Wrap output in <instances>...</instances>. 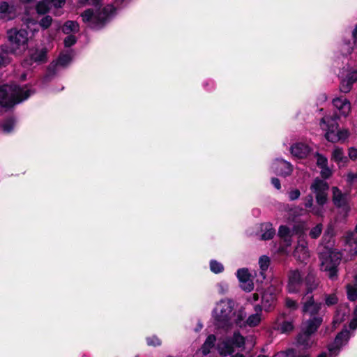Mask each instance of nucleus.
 I'll return each instance as SVG.
<instances>
[{"instance_id":"nucleus-34","label":"nucleus","mask_w":357,"mask_h":357,"mask_svg":"<svg viewBox=\"0 0 357 357\" xmlns=\"http://www.w3.org/2000/svg\"><path fill=\"white\" fill-rule=\"evenodd\" d=\"M72 58L71 51L61 53L56 62V66L65 67L71 61Z\"/></svg>"},{"instance_id":"nucleus-8","label":"nucleus","mask_w":357,"mask_h":357,"mask_svg":"<svg viewBox=\"0 0 357 357\" xmlns=\"http://www.w3.org/2000/svg\"><path fill=\"white\" fill-rule=\"evenodd\" d=\"M341 82L340 89L343 93H348L351 91L354 83L357 82V66L348 65L344 67L340 73Z\"/></svg>"},{"instance_id":"nucleus-55","label":"nucleus","mask_w":357,"mask_h":357,"mask_svg":"<svg viewBox=\"0 0 357 357\" xmlns=\"http://www.w3.org/2000/svg\"><path fill=\"white\" fill-rule=\"evenodd\" d=\"M348 155L351 160H356L357 159V149L354 147L349 148V151H348Z\"/></svg>"},{"instance_id":"nucleus-22","label":"nucleus","mask_w":357,"mask_h":357,"mask_svg":"<svg viewBox=\"0 0 357 357\" xmlns=\"http://www.w3.org/2000/svg\"><path fill=\"white\" fill-rule=\"evenodd\" d=\"M301 231L299 227L294 226L292 229L287 226H280L278 230L279 236L282 238L286 243V245L290 246L291 244V237L294 234H298Z\"/></svg>"},{"instance_id":"nucleus-61","label":"nucleus","mask_w":357,"mask_h":357,"mask_svg":"<svg viewBox=\"0 0 357 357\" xmlns=\"http://www.w3.org/2000/svg\"><path fill=\"white\" fill-rule=\"evenodd\" d=\"M253 296H254V299H255V301H257V300L258 299V296H257V294H255L253 295Z\"/></svg>"},{"instance_id":"nucleus-40","label":"nucleus","mask_w":357,"mask_h":357,"mask_svg":"<svg viewBox=\"0 0 357 357\" xmlns=\"http://www.w3.org/2000/svg\"><path fill=\"white\" fill-rule=\"evenodd\" d=\"M52 23V18L50 15L43 17L39 22V25L43 29H47Z\"/></svg>"},{"instance_id":"nucleus-31","label":"nucleus","mask_w":357,"mask_h":357,"mask_svg":"<svg viewBox=\"0 0 357 357\" xmlns=\"http://www.w3.org/2000/svg\"><path fill=\"white\" fill-rule=\"evenodd\" d=\"M261 239L268 240L273 237L275 234V229L271 223L266 222L261 225Z\"/></svg>"},{"instance_id":"nucleus-15","label":"nucleus","mask_w":357,"mask_h":357,"mask_svg":"<svg viewBox=\"0 0 357 357\" xmlns=\"http://www.w3.org/2000/svg\"><path fill=\"white\" fill-rule=\"evenodd\" d=\"M271 168L274 173L282 176H287L293 171L292 165L283 159L275 160L272 162Z\"/></svg>"},{"instance_id":"nucleus-48","label":"nucleus","mask_w":357,"mask_h":357,"mask_svg":"<svg viewBox=\"0 0 357 357\" xmlns=\"http://www.w3.org/2000/svg\"><path fill=\"white\" fill-rule=\"evenodd\" d=\"M321 176L324 178H328L332 175V170L328 167V165L321 167Z\"/></svg>"},{"instance_id":"nucleus-33","label":"nucleus","mask_w":357,"mask_h":357,"mask_svg":"<svg viewBox=\"0 0 357 357\" xmlns=\"http://www.w3.org/2000/svg\"><path fill=\"white\" fill-rule=\"evenodd\" d=\"M215 340L216 337L214 335L208 336L201 349L203 355L206 356L209 354L211 349L214 347Z\"/></svg>"},{"instance_id":"nucleus-53","label":"nucleus","mask_w":357,"mask_h":357,"mask_svg":"<svg viewBox=\"0 0 357 357\" xmlns=\"http://www.w3.org/2000/svg\"><path fill=\"white\" fill-rule=\"evenodd\" d=\"M10 62L11 59L10 57L0 54V68L8 65Z\"/></svg>"},{"instance_id":"nucleus-29","label":"nucleus","mask_w":357,"mask_h":357,"mask_svg":"<svg viewBox=\"0 0 357 357\" xmlns=\"http://www.w3.org/2000/svg\"><path fill=\"white\" fill-rule=\"evenodd\" d=\"M347 296L350 301H356L357 299V275L355 278V284H348L347 287ZM355 316L357 317V305L354 311Z\"/></svg>"},{"instance_id":"nucleus-18","label":"nucleus","mask_w":357,"mask_h":357,"mask_svg":"<svg viewBox=\"0 0 357 357\" xmlns=\"http://www.w3.org/2000/svg\"><path fill=\"white\" fill-rule=\"evenodd\" d=\"M293 256L297 261L307 263L310 258V252L307 248V243L304 239L298 240V245L293 252Z\"/></svg>"},{"instance_id":"nucleus-45","label":"nucleus","mask_w":357,"mask_h":357,"mask_svg":"<svg viewBox=\"0 0 357 357\" xmlns=\"http://www.w3.org/2000/svg\"><path fill=\"white\" fill-rule=\"evenodd\" d=\"M148 345L156 347L161 344V341L156 336L149 337L146 338Z\"/></svg>"},{"instance_id":"nucleus-24","label":"nucleus","mask_w":357,"mask_h":357,"mask_svg":"<svg viewBox=\"0 0 357 357\" xmlns=\"http://www.w3.org/2000/svg\"><path fill=\"white\" fill-rule=\"evenodd\" d=\"M323 322V318L321 316H315L310 319L303 325V331L310 335L314 333Z\"/></svg>"},{"instance_id":"nucleus-1","label":"nucleus","mask_w":357,"mask_h":357,"mask_svg":"<svg viewBox=\"0 0 357 357\" xmlns=\"http://www.w3.org/2000/svg\"><path fill=\"white\" fill-rule=\"evenodd\" d=\"M33 93L30 89L15 84L0 86V105L10 107L27 99Z\"/></svg>"},{"instance_id":"nucleus-49","label":"nucleus","mask_w":357,"mask_h":357,"mask_svg":"<svg viewBox=\"0 0 357 357\" xmlns=\"http://www.w3.org/2000/svg\"><path fill=\"white\" fill-rule=\"evenodd\" d=\"M282 333L291 331L293 329V324L290 321H284L280 326Z\"/></svg>"},{"instance_id":"nucleus-3","label":"nucleus","mask_w":357,"mask_h":357,"mask_svg":"<svg viewBox=\"0 0 357 357\" xmlns=\"http://www.w3.org/2000/svg\"><path fill=\"white\" fill-rule=\"evenodd\" d=\"M9 46L6 50L8 54L21 56L28 48V32L26 29H11L7 31Z\"/></svg>"},{"instance_id":"nucleus-13","label":"nucleus","mask_w":357,"mask_h":357,"mask_svg":"<svg viewBox=\"0 0 357 357\" xmlns=\"http://www.w3.org/2000/svg\"><path fill=\"white\" fill-rule=\"evenodd\" d=\"M236 277L242 289L248 292L253 290V275L248 268H243L238 269L236 272Z\"/></svg>"},{"instance_id":"nucleus-27","label":"nucleus","mask_w":357,"mask_h":357,"mask_svg":"<svg viewBox=\"0 0 357 357\" xmlns=\"http://www.w3.org/2000/svg\"><path fill=\"white\" fill-rule=\"evenodd\" d=\"M314 344V340L310 334L302 331L297 338V344L298 347H301L303 349H308L311 347Z\"/></svg>"},{"instance_id":"nucleus-59","label":"nucleus","mask_w":357,"mask_h":357,"mask_svg":"<svg viewBox=\"0 0 357 357\" xmlns=\"http://www.w3.org/2000/svg\"><path fill=\"white\" fill-rule=\"evenodd\" d=\"M231 357H244V356L241 354H236L235 355L231 356Z\"/></svg>"},{"instance_id":"nucleus-57","label":"nucleus","mask_w":357,"mask_h":357,"mask_svg":"<svg viewBox=\"0 0 357 357\" xmlns=\"http://www.w3.org/2000/svg\"><path fill=\"white\" fill-rule=\"evenodd\" d=\"M349 327L354 330L357 327V317L355 316V317L351 321L349 324Z\"/></svg>"},{"instance_id":"nucleus-35","label":"nucleus","mask_w":357,"mask_h":357,"mask_svg":"<svg viewBox=\"0 0 357 357\" xmlns=\"http://www.w3.org/2000/svg\"><path fill=\"white\" fill-rule=\"evenodd\" d=\"M259 264L261 269V277L265 279L264 271H267L270 266V258L266 255L261 256L259 260Z\"/></svg>"},{"instance_id":"nucleus-4","label":"nucleus","mask_w":357,"mask_h":357,"mask_svg":"<svg viewBox=\"0 0 357 357\" xmlns=\"http://www.w3.org/2000/svg\"><path fill=\"white\" fill-rule=\"evenodd\" d=\"M306 292L302 298V312L304 314H308L314 316L318 314L323 304L315 302L311 293L318 287V282L314 275H310L306 278Z\"/></svg>"},{"instance_id":"nucleus-51","label":"nucleus","mask_w":357,"mask_h":357,"mask_svg":"<svg viewBox=\"0 0 357 357\" xmlns=\"http://www.w3.org/2000/svg\"><path fill=\"white\" fill-rule=\"evenodd\" d=\"M289 198L290 200H296L299 198L301 192L298 189H294L289 192Z\"/></svg>"},{"instance_id":"nucleus-42","label":"nucleus","mask_w":357,"mask_h":357,"mask_svg":"<svg viewBox=\"0 0 357 357\" xmlns=\"http://www.w3.org/2000/svg\"><path fill=\"white\" fill-rule=\"evenodd\" d=\"M353 50L352 44L349 42H344L341 47V52L344 55H348L351 53Z\"/></svg>"},{"instance_id":"nucleus-56","label":"nucleus","mask_w":357,"mask_h":357,"mask_svg":"<svg viewBox=\"0 0 357 357\" xmlns=\"http://www.w3.org/2000/svg\"><path fill=\"white\" fill-rule=\"evenodd\" d=\"M271 183L276 189L280 190L281 188L280 181L278 178H272Z\"/></svg>"},{"instance_id":"nucleus-17","label":"nucleus","mask_w":357,"mask_h":357,"mask_svg":"<svg viewBox=\"0 0 357 357\" xmlns=\"http://www.w3.org/2000/svg\"><path fill=\"white\" fill-rule=\"evenodd\" d=\"M332 192L334 204L338 208H342L346 213H347L350 210V207L348 205V195L342 193L337 187L332 188Z\"/></svg>"},{"instance_id":"nucleus-54","label":"nucleus","mask_w":357,"mask_h":357,"mask_svg":"<svg viewBox=\"0 0 357 357\" xmlns=\"http://www.w3.org/2000/svg\"><path fill=\"white\" fill-rule=\"evenodd\" d=\"M305 206L312 208L313 207V197L311 195H307L305 199Z\"/></svg>"},{"instance_id":"nucleus-11","label":"nucleus","mask_w":357,"mask_h":357,"mask_svg":"<svg viewBox=\"0 0 357 357\" xmlns=\"http://www.w3.org/2000/svg\"><path fill=\"white\" fill-rule=\"evenodd\" d=\"M328 185L326 181L316 178L310 185V190L315 194L317 204L324 206L328 200L327 191Z\"/></svg>"},{"instance_id":"nucleus-44","label":"nucleus","mask_w":357,"mask_h":357,"mask_svg":"<svg viewBox=\"0 0 357 357\" xmlns=\"http://www.w3.org/2000/svg\"><path fill=\"white\" fill-rule=\"evenodd\" d=\"M344 315L345 313H341L340 309L337 310L333 319V325L335 326L336 324H340L344 320Z\"/></svg>"},{"instance_id":"nucleus-47","label":"nucleus","mask_w":357,"mask_h":357,"mask_svg":"<svg viewBox=\"0 0 357 357\" xmlns=\"http://www.w3.org/2000/svg\"><path fill=\"white\" fill-rule=\"evenodd\" d=\"M77 40L73 35H69L64 39V45L66 47H69L76 43Z\"/></svg>"},{"instance_id":"nucleus-9","label":"nucleus","mask_w":357,"mask_h":357,"mask_svg":"<svg viewBox=\"0 0 357 357\" xmlns=\"http://www.w3.org/2000/svg\"><path fill=\"white\" fill-rule=\"evenodd\" d=\"M310 275H312L308 274L304 278L301 271L298 269L290 270L288 273V283L287 286L288 292L291 294L298 293L304 285L306 287V278Z\"/></svg>"},{"instance_id":"nucleus-63","label":"nucleus","mask_w":357,"mask_h":357,"mask_svg":"<svg viewBox=\"0 0 357 357\" xmlns=\"http://www.w3.org/2000/svg\"><path fill=\"white\" fill-rule=\"evenodd\" d=\"M202 328V325L199 324V328Z\"/></svg>"},{"instance_id":"nucleus-23","label":"nucleus","mask_w":357,"mask_h":357,"mask_svg":"<svg viewBox=\"0 0 357 357\" xmlns=\"http://www.w3.org/2000/svg\"><path fill=\"white\" fill-rule=\"evenodd\" d=\"M333 103L341 116H347L349 114L351 111V104L347 99L337 98L333 99Z\"/></svg>"},{"instance_id":"nucleus-32","label":"nucleus","mask_w":357,"mask_h":357,"mask_svg":"<svg viewBox=\"0 0 357 357\" xmlns=\"http://www.w3.org/2000/svg\"><path fill=\"white\" fill-rule=\"evenodd\" d=\"M79 30V24L75 21L68 20L65 22L62 27V31L65 34H70V33H77Z\"/></svg>"},{"instance_id":"nucleus-36","label":"nucleus","mask_w":357,"mask_h":357,"mask_svg":"<svg viewBox=\"0 0 357 357\" xmlns=\"http://www.w3.org/2000/svg\"><path fill=\"white\" fill-rule=\"evenodd\" d=\"M324 304L328 307L337 303L338 298L335 294H328L324 295Z\"/></svg>"},{"instance_id":"nucleus-58","label":"nucleus","mask_w":357,"mask_h":357,"mask_svg":"<svg viewBox=\"0 0 357 357\" xmlns=\"http://www.w3.org/2000/svg\"><path fill=\"white\" fill-rule=\"evenodd\" d=\"M124 0H115V4L116 5V6H119L123 1Z\"/></svg>"},{"instance_id":"nucleus-5","label":"nucleus","mask_w":357,"mask_h":357,"mask_svg":"<svg viewBox=\"0 0 357 357\" xmlns=\"http://www.w3.org/2000/svg\"><path fill=\"white\" fill-rule=\"evenodd\" d=\"M116 13V8L112 5H108L102 10L94 13L92 10L88 9L82 14L84 22L89 23L93 29L102 27Z\"/></svg>"},{"instance_id":"nucleus-6","label":"nucleus","mask_w":357,"mask_h":357,"mask_svg":"<svg viewBox=\"0 0 357 357\" xmlns=\"http://www.w3.org/2000/svg\"><path fill=\"white\" fill-rule=\"evenodd\" d=\"M342 255L336 250H326L320 253L321 268L328 272V277L334 280L337 277V267L340 264Z\"/></svg>"},{"instance_id":"nucleus-60","label":"nucleus","mask_w":357,"mask_h":357,"mask_svg":"<svg viewBox=\"0 0 357 357\" xmlns=\"http://www.w3.org/2000/svg\"><path fill=\"white\" fill-rule=\"evenodd\" d=\"M318 357H327V356H326V354L325 353H322Z\"/></svg>"},{"instance_id":"nucleus-43","label":"nucleus","mask_w":357,"mask_h":357,"mask_svg":"<svg viewBox=\"0 0 357 357\" xmlns=\"http://www.w3.org/2000/svg\"><path fill=\"white\" fill-rule=\"evenodd\" d=\"M245 315L243 312H239L234 319L235 324L239 327H243L246 326L245 321L244 320Z\"/></svg>"},{"instance_id":"nucleus-26","label":"nucleus","mask_w":357,"mask_h":357,"mask_svg":"<svg viewBox=\"0 0 357 357\" xmlns=\"http://www.w3.org/2000/svg\"><path fill=\"white\" fill-rule=\"evenodd\" d=\"M255 313L250 315L248 319L245 320L246 326H249L250 327H255L259 324L262 319L261 314V307L259 305H257L255 306Z\"/></svg>"},{"instance_id":"nucleus-16","label":"nucleus","mask_w":357,"mask_h":357,"mask_svg":"<svg viewBox=\"0 0 357 357\" xmlns=\"http://www.w3.org/2000/svg\"><path fill=\"white\" fill-rule=\"evenodd\" d=\"M349 332L344 330L340 332L335 337L334 343L328 347L330 355L335 357L337 356L340 348L344 345L349 339Z\"/></svg>"},{"instance_id":"nucleus-25","label":"nucleus","mask_w":357,"mask_h":357,"mask_svg":"<svg viewBox=\"0 0 357 357\" xmlns=\"http://www.w3.org/2000/svg\"><path fill=\"white\" fill-rule=\"evenodd\" d=\"M344 251L348 252L350 257L357 255V237L354 233H350L346 238Z\"/></svg>"},{"instance_id":"nucleus-64","label":"nucleus","mask_w":357,"mask_h":357,"mask_svg":"<svg viewBox=\"0 0 357 357\" xmlns=\"http://www.w3.org/2000/svg\"><path fill=\"white\" fill-rule=\"evenodd\" d=\"M167 357H173V356H167Z\"/></svg>"},{"instance_id":"nucleus-30","label":"nucleus","mask_w":357,"mask_h":357,"mask_svg":"<svg viewBox=\"0 0 357 357\" xmlns=\"http://www.w3.org/2000/svg\"><path fill=\"white\" fill-rule=\"evenodd\" d=\"M258 357H268L264 355H259ZM273 357H308L307 355L301 354L296 349H288L285 351H280L276 354Z\"/></svg>"},{"instance_id":"nucleus-50","label":"nucleus","mask_w":357,"mask_h":357,"mask_svg":"<svg viewBox=\"0 0 357 357\" xmlns=\"http://www.w3.org/2000/svg\"><path fill=\"white\" fill-rule=\"evenodd\" d=\"M285 304L287 307L293 309V310H296L298 307L297 302L291 298H286Z\"/></svg>"},{"instance_id":"nucleus-10","label":"nucleus","mask_w":357,"mask_h":357,"mask_svg":"<svg viewBox=\"0 0 357 357\" xmlns=\"http://www.w3.org/2000/svg\"><path fill=\"white\" fill-rule=\"evenodd\" d=\"M245 344L244 337L239 333H234L231 339L222 341L218 345V349L220 355L227 356L234 352V347H243Z\"/></svg>"},{"instance_id":"nucleus-38","label":"nucleus","mask_w":357,"mask_h":357,"mask_svg":"<svg viewBox=\"0 0 357 357\" xmlns=\"http://www.w3.org/2000/svg\"><path fill=\"white\" fill-rule=\"evenodd\" d=\"M210 268L212 272L215 273H220L223 271L224 267L220 262L215 260H211L210 262Z\"/></svg>"},{"instance_id":"nucleus-19","label":"nucleus","mask_w":357,"mask_h":357,"mask_svg":"<svg viewBox=\"0 0 357 357\" xmlns=\"http://www.w3.org/2000/svg\"><path fill=\"white\" fill-rule=\"evenodd\" d=\"M291 155L298 159H304L312 152V148L303 142H296L290 148Z\"/></svg>"},{"instance_id":"nucleus-39","label":"nucleus","mask_w":357,"mask_h":357,"mask_svg":"<svg viewBox=\"0 0 357 357\" xmlns=\"http://www.w3.org/2000/svg\"><path fill=\"white\" fill-rule=\"evenodd\" d=\"M322 227H323L321 224H318L315 227L312 228V229L310 231V236L314 239L317 238L321 234Z\"/></svg>"},{"instance_id":"nucleus-7","label":"nucleus","mask_w":357,"mask_h":357,"mask_svg":"<svg viewBox=\"0 0 357 357\" xmlns=\"http://www.w3.org/2000/svg\"><path fill=\"white\" fill-rule=\"evenodd\" d=\"M234 304L232 301L229 299L221 300L217 303L213 310V317L215 325L219 328H224L229 325Z\"/></svg>"},{"instance_id":"nucleus-46","label":"nucleus","mask_w":357,"mask_h":357,"mask_svg":"<svg viewBox=\"0 0 357 357\" xmlns=\"http://www.w3.org/2000/svg\"><path fill=\"white\" fill-rule=\"evenodd\" d=\"M323 206H321L319 204L317 206H313V207L310 210V212L315 215L322 216L324 213Z\"/></svg>"},{"instance_id":"nucleus-62","label":"nucleus","mask_w":357,"mask_h":357,"mask_svg":"<svg viewBox=\"0 0 357 357\" xmlns=\"http://www.w3.org/2000/svg\"><path fill=\"white\" fill-rule=\"evenodd\" d=\"M355 231L357 233V224H356V226L355 227Z\"/></svg>"},{"instance_id":"nucleus-41","label":"nucleus","mask_w":357,"mask_h":357,"mask_svg":"<svg viewBox=\"0 0 357 357\" xmlns=\"http://www.w3.org/2000/svg\"><path fill=\"white\" fill-rule=\"evenodd\" d=\"M314 155L317 158V165L319 168L328 165V159L326 157L319 153H316Z\"/></svg>"},{"instance_id":"nucleus-20","label":"nucleus","mask_w":357,"mask_h":357,"mask_svg":"<svg viewBox=\"0 0 357 357\" xmlns=\"http://www.w3.org/2000/svg\"><path fill=\"white\" fill-rule=\"evenodd\" d=\"M16 16V9L13 4L6 1L0 2V20L8 21Z\"/></svg>"},{"instance_id":"nucleus-2","label":"nucleus","mask_w":357,"mask_h":357,"mask_svg":"<svg viewBox=\"0 0 357 357\" xmlns=\"http://www.w3.org/2000/svg\"><path fill=\"white\" fill-rule=\"evenodd\" d=\"M339 116L337 114L332 116L326 115L324 116L320 121V127L322 130L325 131V137L331 142L335 143L337 142H343L346 140L349 132L347 130H338V124L337 122Z\"/></svg>"},{"instance_id":"nucleus-28","label":"nucleus","mask_w":357,"mask_h":357,"mask_svg":"<svg viewBox=\"0 0 357 357\" xmlns=\"http://www.w3.org/2000/svg\"><path fill=\"white\" fill-rule=\"evenodd\" d=\"M332 160H334L339 167H344L348 162V159L344 155L343 149L339 147H335L333 151Z\"/></svg>"},{"instance_id":"nucleus-37","label":"nucleus","mask_w":357,"mask_h":357,"mask_svg":"<svg viewBox=\"0 0 357 357\" xmlns=\"http://www.w3.org/2000/svg\"><path fill=\"white\" fill-rule=\"evenodd\" d=\"M14 125H15L14 119L12 118L8 119L5 120L1 124L2 130L5 133H9L13 130V129L14 128Z\"/></svg>"},{"instance_id":"nucleus-12","label":"nucleus","mask_w":357,"mask_h":357,"mask_svg":"<svg viewBox=\"0 0 357 357\" xmlns=\"http://www.w3.org/2000/svg\"><path fill=\"white\" fill-rule=\"evenodd\" d=\"M47 61V50L45 48H36L29 51V56L22 62L25 68L31 67L33 63H43Z\"/></svg>"},{"instance_id":"nucleus-52","label":"nucleus","mask_w":357,"mask_h":357,"mask_svg":"<svg viewBox=\"0 0 357 357\" xmlns=\"http://www.w3.org/2000/svg\"><path fill=\"white\" fill-rule=\"evenodd\" d=\"M347 181L351 184L357 183V172L356 173H348L347 175Z\"/></svg>"},{"instance_id":"nucleus-21","label":"nucleus","mask_w":357,"mask_h":357,"mask_svg":"<svg viewBox=\"0 0 357 357\" xmlns=\"http://www.w3.org/2000/svg\"><path fill=\"white\" fill-rule=\"evenodd\" d=\"M50 3L56 8H61L65 3V0H44L40 1L36 5L37 13L40 15L47 13L50 10Z\"/></svg>"},{"instance_id":"nucleus-14","label":"nucleus","mask_w":357,"mask_h":357,"mask_svg":"<svg viewBox=\"0 0 357 357\" xmlns=\"http://www.w3.org/2000/svg\"><path fill=\"white\" fill-rule=\"evenodd\" d=\"M278 292V289L274 285H270L265 290L261 296V309L264 308L266 311L270 310L275 303Z\"/></svg>"}]
</instances>
